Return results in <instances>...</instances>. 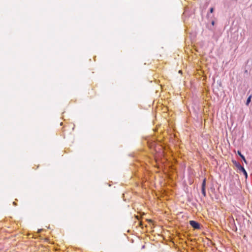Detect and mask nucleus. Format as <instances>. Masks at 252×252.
I'll return each instance as SVG.
<instances>
[{
    "instance_id": "obj_1",
    "label": "nucleus",
    "mask_w": 252,
    "mask_h": 252,
    "mask_svg": "<svg viewBox=\"0 0 252 252\" xmlns=\"http://www.w3.org/2000/svg\"><path fill=\"white\" fill-rule=\"evenodd\" d=\"M232 162H233V164L239 170H240V171H241L243 173L244 175H245V178L247 179L248 177V173H247V171H246V170L244 168V167L242 166L239 162L236 161V160H232Z\"/></svg>"
},
{
    "instance_id": "obj_2",
    "label": "nucleus",
    "mask_w": 252,
    "mask_h": 252,
    "mask_svg": "<svg viewBox=\"0 0 252 252\" xmlns=\"http://www.w3.org/2000/svg\"><path fill=\"white\" fill-rule=\"evenodd\" d=\"M189 223L194 229H200V224L195 220H190Z\"/></svg>"
},
{
    "instance_id": "obj_3",
    "label": "nucleus",
    "mask_w": 252,
    "mask_h": 252,
    "mask_svg": "<svg viewBox=\"0 0 252 252\" xmlns=\"http://www.w3.org/2000/svg\"><path fill=\"white\" fill-rule=\"evenodd\" d=\"M206 179L204 178L203 180L202 185H201V188H206Z\"/></svg>"
},
{
    "instance_id": "obj_4",
    "label": "nucleus",
    "mask_w": 252,
    "mask_h": 252,
    "mask_svg": "<svg viewBox=\"0 0 252 252\" xmlns=\"http://www.w3.org/2000/svg\"><path fill=\"white\" fill-rule=\"evenodd\" d=\"M201 192L202 194L204 197L206 196V193L205 190V188H201Z\"/></svg>"
},
{
    "instance_id": "obj_5",
    "label": "nucleus",
    "mask_w": 252,
    "mask_h": 252,
    "mask_svg": "<svg viewBox=\"0 0 252 252\" xmlns=\"http://www.w3.org/2000/svg\"><path fill=\"white\" fill-rule=\"evenodd\" d=\"M252 96L250 95L247 99L246 104L248 105L251 101Z\"/></svg>"
},
{
    "instance_id": "obj_6",
    "label": "nucleus",
    "mask_w": 252,
    "mask_h": 252,
    "mask_svg": "<svg viewBox=\"0 0 252 252\" xmlns=\"http://www.w3.org/2000/svg\"><path fill=\"white\" fill-rule=\"evenodd\" d=\"M214 7H211L210 9V13H213L214 12Z\"/></svg>"
},
{
    "instance_id": "obj_7",
    "label": "nucleus",
    "mask_w": 252,
    "mask_h": 252,
    "mask_svg": "<svg viewBox=\"0 0 252 252\" xmlns=\"http://www.w3.org/2000/svg\"><path fill=\"white\" fill-rule=\"evenodd\" d=\"M242 159H243V160L245 163H247V160H246V158H245V157H242Z\"/></svg>"
},
{
    "instance_id": "obj_8",
    "label": "nucleus",
    "mask_w": 252,
    "mask_h": 252,
    "mask_svg": "<svg viewBox=\"0 0 252 252\" xmlns=\"http://www.w3.org/2000/svg\"><path fill=\"white\" fill-rule=\"evenodd\" d=\"M237 154H238V155L239 156H241V154H241V152L240 151H238V152H237Z\"/></svg>"
},
{
    "instance_id": "obj_9",
    "label": "nucleus",
    "mask_w": 252,
    "mask_h": 252,
    "mask_svg": "<svg viewBox=\"0 0 252 252\" xmlns=\"http://www.w3.org/2000/svg\"><path fill=\"white\" fill-rule=\"evenodd\" d=\"M211 24L212 26H214L215 25V22L214 21H212Z\"/></svg>"
},
{
    "instance_id": "obj_10",
    "label": "nucleus",
    "mask_w": 252,
    "mask_h": 252,
    "mask_svg": "<svg viewBox=\"0 0 252 252\" xmlns=\"http://www.w3.org/2000/svg\"><path fill=\"white\" fill-rule=\"evenodd\" d=\"M13 205H15V206L17 205V204L15 203V202H13Z\"/></svg>"
},
{
    "instance_id": "obj_11",
    "label": "nucleus",
    "mask_w": 252,
    "mask_h": 252,
    "mask_svg": "<svg viewBox=\"0 0 252 252\" xmlns=\"http://www.w3.org/2000/svg\"><path fill=\"white\" fill-rule=\"evenodd\" d=\"M139 225L140 226H142V222H139Z\"/></svg>"
},
{
    "instance_id": "obj_12",
    "label": "nucleus",
    "mask_w": 252,
    "mask_h": 252,
    "mask_svg": "<svg viewBox=\"0 0 252 252\" xmlns=\"http://www.w3.org/2000/svg\"><path fill=\"white\" fill-rule=\"evenodd\" d=\"M135 217L137 220H139V217L138 216H136Z\"/></svg>"
},
{
    "instance_id": "obj_13",
    "label": "nucleus",
    "mask_w": 252,
    "mask_h": 252,
    "mask_svg": "<svg viewBox=\"0 0 252 252\" xmlns=\"http://www.w3.org/2000/svg\"><path fill=\"white\" fill-rule=\"evenodd\" d=\"M240 157L242 158V157H244V156L242 154H241V156H240Z\"/></svg>"
}]
</instances>
